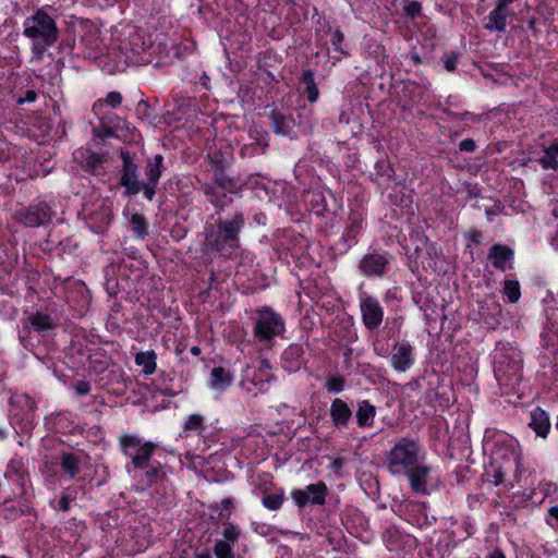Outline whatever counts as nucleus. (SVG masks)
<instances>
[{"label": "nucleus", "instance_id": "nucleus-23", "mask_svg": "<svg viewBox=\"0 0 558 558\" xmlns=\"http://www.w3.org/2000/svg\"><path fill=\"white\" fill-rule=\"evenodd\" d=\"M376 408L367 400L357 403L355 413L356 422L360 427H371L374 424Z\"/></svg>", "mask_w": 558, "mask_h": 558}, {"label": "nucleus", "instance_id": "nucleus-7", "mask_svg": "<svg viewBox=\"0 0 558 558\" xmlns=\"http://www.w3.org/2000/svg\"><path fill=\"white\" fill-rule=\"evenodd\" d=\"M254 336L260 342H270L284 331L282 317L269 307L257 311Z\"/></svg>", "mask_w": 558, "mask_h": 558}, {"label": "nucleus", "instance_id": "nucleus-4", "mask_svg": "<svg viewBox=\"0 0 558 558\" xmlns=\"http://www.w3.org/2000/svg\"><path fill=\"white\" fill-rule=\"evenodd\" d=\"M521 353L509 343H499L494 355V373L498 381L509 384L520 376Z\"/></svg>", "mask_w": 558, "mask_h": 558}, {"label": "nucleus", "instance_id": "nucleus-50", "mask_svg": "<svg viewBox=\"0 0 558 558\" xmlns=\"http://www.w3.org/2000/svg\"><path fill=\"white\" fill-rule=\"evenodd\" d=\"M487 558H506L499 550H494Z\"/></svg>", "mask_w": 558, "mask_h": 558}, {"label": "nucleus", "instance_id": "nucleus-19", "mask_svg": "<svg viewBox=\"0 0 558 558\" xmlns=\"http://www.w3.org/2000/svg\"><path fill=\"white\" fill-rule=\"evenodd\" d=\"M529 426L537 436L546 438L550 430V422L548 414L541 408H535L530 413Z\"/></svg>", "mask_w": 558, "mask_h": 558}, {"label": "nucleus", "instance_id": "nucleus-29", "mask_svg": "<svg viewBox=\"0 0 558 558\" xmlns=\"http://www.w3.org/2000/svg\"><path fill=\"white\" fill-rule=\"evenodd\" d=\"M131 230L137 239H144L148 234V223L145 217L134 213L130 218Z\"/></svg>", "mask_w": 558, "mask_h": 558}, {"label": "nucleus", "instance_id": "nucleus-21", "mask_svg": "<svg viewBox=\"0 0 558 558\" xmlns=\"http://www.w3.org/2000/svg\"><path fill=\"white\" fill-rule=\"evenodd\" d=\"M330 416L335 426L343 427L348 425L352 411L347 402L337 398L331 402Z\"/></svg>", "mask_w": 558, "mask_h": 558}, {"label": "nucleus", "instance_id": "nucleus-20", "mask_svg": "<svg viewBox=\"0 0 558 558\" xmlns=\"http://www.w3.org/2000/svg\"><path fill=\"white\" fill-rule=\"evenodd\" d=\"M303 348L300 344L289 345L282 353L283 367L289 372L298 371L303 365Z\"/></svg>", "mask_w": 558, "mask_h": 558}, {"label": "nucleus", "instance_id": "nucleus-43", "mask_svg": "<svg viewBox=\"0 0 558 558\" xmlns=\"http://www.w3.org/2000/svg\"><path fill=\"white\" fill-rule=\"evenodd\" d=\"M74 390L80 396H85L90 391V385L87 381H78L74 386Z\"/></svg>", "mask_w": 558, "mask_h": 558}, {"label": "nucleus", "instance_id": "nucleus-3", "mask_svg": "<svg viewBox=\"0 0 558 558\" xmlns=\"http://www.w3.org/2000/svg\"><path fill=\"white\" fill-rule=\"evenodd\" d=\"M423 449L420 444L410 438H401L387 454V466L391 474H403L420 462Z\"/></svg>", "mask_w": 558, "mask_h": 558}, {"label": "nucleus", "instance_id": "nucleus-13", "mask_svg": "<svg viewBox=\"0 0 558 558\" xmlns=\"http://www.w3.org/2000/svg\"><path fill=\"white\" fill-rule=\"evenodd\" d=\"M430 466L418 462L413 469L408 470L403 474L407 475L412 490L416 494L425 495L428 493V478Z\"/></svg>", "mask_w": 558, "mask_h": 558}, {"label": "nucleus", "instance_id": "nucleus-46", "mask_svg": "<svg viewBox=\"0 0 558 558\" xmlns=\"http://www.w3.org/2000/svg\"><path fill=\"white\" fill-rule=\"evenodd\" d=\"M343 40V34L339 31H336L331 36V43L336 47V49H340L339 46Z\"/></svg>", "mask_w": 558, "mask_h": 558}, {"label": "nucleus", "instance_id": "nucleus-1", "mask_svg": "<svg viewBox=\"0 0 558 558\" xmlns=\"http://www.w3.org/2000/svg\"><path fill=\"white\" fill-rule=\"evenodd\" d=\"M486 435H497L492 461L485 472L487 481L498 486L506 482L509 472H513L517 483H520L522 457L518 440L508 434L495 430H488Z\"/></svg>", "mask_w": 558, "mask_h": 558}, {"label": "nucleus", "instance_id": "nucleus-9", "mask_svg": "<svg viewBox=\"0 0 558 558\" xmlns=\"http://www.w3.org/2000/svg\"><path fill=\"white\" fill-rule=\"evenodd\" d=\"M14 219L28 228L39 227L50 221L51 209L46 203L39 202L28 207L17 209L14 213Z\"/></svg>", "mask_w": 558, "mask_h": 558}, {"label": "nucleus", "instance_id": "nucleus-53", "mask_svg": "<svg viewBox=\"0 0 558 558\" xmlns=\"http://www.w3.org/2000/svg\"><path fill=\"white\" fill-rule=\"evenodd\" d=\"M61 504H62V509H63L64 511H66V510H68V504H66V500H65V499H62Z\"/></svg>", "mask_w": 558, "mask_h": 558}, {"label": "nucleus", "instance_id": "nucleus-40", "mask_svg": "<svg viewBox=\"0 0 558 558\" xmlns=\"http://www.w3.org/2000/svg\"><path fill=\"white\" fill-rule=\"evenodd\" d=\"M344 386V380L341 377H329L326 383V388L328 391L333 393H339L342 391Z\"/></svg>", "mask_w": 558, "mask_h": 558}, {"label": "nucleus", "instance_id": "nucleus-11", "mask_svg": "<svg viewBox=\"0 0 558 558\" xmlns=\"http://www.w3.org/2000/svg\"><path fill=\"white\" fill-rule=\"evenodd\" d=\"M327 495V486L319 482L310 484L303 489H294L291 492V498L301 508L307 505H323Z\"/></svg>", "mask_w": 558, "mask_h": 558}, {"label": "nucleus", "instance_id": "nucleus-39", "mask_svg": "<svg viewBox=\"0 0 558 558\" xmlns=\"http://www.w3.org/2000/svg\"><path fill=\"white\" fill-rule=\"evenodd\" d=\"M362 230V218L357 215L351 216L350 226L347 229V234L350 239H354Z\"/></svg>", "mask_w": 558, "mask_h": 558}, {"label": "nucleus", "instance_id": "nucleus-54", "mask_svg": "<svg viewBox=\"0 0 558 558\" xmlns=\"http://www.w3.org/2000/svg\"><path fill=\"white\" fill-rule=\"evenodd\" d=\"M191 352H192L193 354H195V355H196V354H198V353H199V349H198L197 347H193V348L191 349Z\"/></svg>", "mask_w": 558, "mask_h": 558}, {"label": "nucleus", "instance_id": "nucleus-37", "mask_svg": "<svg viewBox=\"0 0 558 558\" xmlns=\"http://www.w3.org/2000/svg\"><path fill=\"white\" fill-rule=\"evenodd\" d=\"M284 496L283 494H272L265 496L262 500L265 508L269 510H278L281 508L283 504Z\"/></svg>", "mask_w": 558, "mask_h": 558}, {"label": "nucleus", "instance_id": "nucleus-18", "mask_svg": "<svg viewBox=\"0 0 558 558\" xmlns=\"http://www.w3.org/2000/svg\"><path fill=\"white\" fill-rule=\"evenodd\" d=\"M234 380V375L230 371L217 366L214 367L210 372V377L208 380V387L218 392L225 391Z\"/></svg>", "mask_w": 558, "mask_h": 558}, {"label": "nucleus", "instance_id": "nucleus-48", "mask_svg": "<svg viewBox=\"0 0 558 558\" xmlns=\"http://www.w3.org/2000/svg\"><path fill=\"white\" fill-rule=\"evenodd\" d=\"M456 66V60L454 59H447L446 62H445V68L448 70V71H452Z\"/></svg>", "mask_w": 558, "mask_h": 558}, {"label": "nucleus", "instance_id": "nucleus-51", "mask_svg": "<svg viewBox=\"0 0 558 558\" xmlns=\"http://www.w3.org/2000/svg\"><path fill=\"white\" fill-rule=\"evenodd\" d=\"M194 558H211V556L209 553H204V554L195 556Z\"/></svg>", "mask_w": 558, "mask_h": 558}, {"label": "nucleus", "instance_id": "nucleus-32", "mask_svg": "<svg viewBox=\"0 0 558 558\" xmlns=\"http://www.w3.org/2000/svg\"><path fill=\"white\" fill-rule=\"evenodd\" d=\"M62 469L71 476H75L80 471V460L71 453H64L61 458Z\"/></svg>", "mask_w": 558, "mask_h": 558}, {"label": "nucleus", "instance_id": "nucleus-26", "mask_svg": "<svg viewBox=\"0 0 558 558\" xmlns=\"http://www.w3.org/2000/svg\"><path fill=\"white\" fill-rule=\"evenodd\" d=\"M538 163L544 170H558V140L543 149V156L538 159Z\"/></svg>", "mask_w": 558, "mask_h": 558}, {"label": "nucleus", "instance_id": "nucleus-24", "mask_svg": "<svg viewBox=\"0 0 558 558\" xmlns=\"http://www.w3.org/2000/svg\"><path fill=\"white\" fill-rule=\"evenodd\" d=\"M270 120L276 134L290 135L294 123L291 116H286L280 111L272 110Z\"/></svg>", "mask_w": 558, "mask_h": 558}, {"label": "nucleus", "instance_id": "nucleus-36", "mask_svg": "<svg viewBox=\"0 0 558 558\" xmlns=\"http://www.w3.org/2000/svg\"><path fill=\"white\" fill-rule=\"evenodd\" d=\"M12 404H19L29 412H34L37 408L36 401L28 395H16L11 398Z\"/></svg>", "mask_w": 558, "mask_h": 558}, {"label": "nucleus", "instance_id": "nucleus-14", "mask_svg": "<svg viewBox=\"0 0 558 558\" xmlns=\"http://www.w3.org/2000/svg\"><path fill=\"white\" fill-rule=\"evenodd\" d=\"M84 214L89 228L96 233L102 232L112 220L111 208L105 203H100L93 211L84 208Z\"/></svg>", "mask_w": 558, "mask_h": 558}, {"label": "nucleus", "instance_id": "nucleus-2", "mask_svg": "<svg viewBox=\"0 0 558 558\" xmlns=\"http://www.w3.org/2000/svg\"><path fill=\"white\" fill-rule=\"evenodd\" d=\"M23 34L33 40L32 61L39 62L45 51L58 39V27L54 20L44 9H38L25 19Z\"/></svg>", "mask_w": 558, "mask_h": 558}, {"label": "nucleus", "instance_id": "nucleus-16", "mask_svg": "<svg viewBox=\"0 0 558 558\" xmlns=\"http://www.w3.org/2000/svg\"><path fill=\"white\" fill-rule=\"evenodd\" d=\"M388 260L379 254L365 255L359 265L361 272L366 277H380L385 274Z\"/></svg>", "mask_w": 558, "mask_h": 558}, {"label": "nucleus", "instance_id": "nucleus-34", "mask_svg": "<svg viewBox=\"0 0 558 558\" xmlns=\"http://www.w3.org/2000/svg\"><path fill=\"white\" fill-rule=\"evenodd\" d=\"M184 432H196L201 434L205 430L204 416L201 414H191L187 416L184 425Z\"/></svg>", "mask_w": 558, "mask_h": 558}, {"label": "nucleus", "instance_id": "nucleus-33", "mask_svg": "<svg viewBox=\"0 0 558 558\" xmlns=\"http://www.w3.org/2000/svg\"><path fill=\"white\" fill-rule=\"evenodd\" d=\"M504 294L510 303H517L521 296L520 283L517 280H506L504 283Z\"/></svg>", "mask_w": 558, "mask_h": 558}, {"label": "nucleus", "instance_id": "nucleus-22", "mask_svg": "<svg viewBox=\"0 0 558 558\" xmlns=\"http://www.w3.org/2000/svg\"><path fill=\"white\" fill-rule=\"evenodd\" d=\"M513 258V251L506 245L495 244L490 247L488 253V259L492 260L493 265L502 271L507 268V263Z\"/></svg>", "mask_w": 558, "mask_h": 558}, {"label": "nucleus", "instance_id": "nucleus-12", "mask_svg": "<svg viewBox=\"0 0 558 558\" xmlns=\"http://www.w3.org/2000/svg\"><path fill=\"white\" fill-rule=\"evenodd\" d=\"M391 366L398 372H405L414 363L413 347L405 340L397 342L391 350Z\"/></svg>", "mask_w": 558, "mask_h": 558}, {"label": "nucleus", "instance_id": "nucleus-49", "mask_svg": "<svg viewBox=\"0 0 558 558\" xmlns=\"http://www.w3.org/2000/svg\"><path fill=\"white\" fill-rule=\"evenodd\" d=\"M549 514L558 521V506H554L548 510Z\"/></svg>", "mask_w": 558, "mask_h": 558}, {"label": "nucleus", "instance_id": "nucleus-5", "mask_svg": "<svg viewBox=\"0 0 558 558\" xmlns=\"http://www.w3.org/2000/svg\"><path fill=\"white\" fill-rule=\"evenodd\" d=\"M243 223L244 220L241 216L219 222L208 236L209 243L222 255H231L239 247V234Z\"/></svg>", "mask_w": 558, "mask_h": 558}, {"label": "nucleus", "instance_id": "nucleus-47", "mask_svg": "<svg viewBox=\"0 0 558 558\" xmlns=\"http://www.w3.org/2000/svg\"><path fill=\"white\" fill-rule=\"evenodd\" d=\"M514 0H498L497 1V8L508 10V4L512 3Z\"/></svg>", "mask_w": 558, "mask_h": 558}, {"label": "nucleus", "instance_id": "nucleus-15", "mask_svg": "<svg viewBox=\"0 0 558 558\" xmlns=\"http://www.w3.org/2000/svg\"><path fill=\"white\" fill-rule=\"evenodd\" d=\"M163 162V157L161 155H156L153 160H150L146 168L145 174L147 177V182L143 184V193L144 196L151 201L156 193V185L161 177V167Z\"/></svg>", "mask_w": 558, "mask_h": 558}, {"label": "nucleus", "instance_id": "nucleus-28", "mask_svg": "<svg viewBox=\"0 0 558 558\" xmlns=\"http://www.w3.org/2000/svg\"><path fill=\"white\" fill-rule=\"evenodd\" d=\"M28 323L37 331H46L52 329L56 326L53 318L43 312L33 313L28 317Z\"/></svg>", "mask_w": 558, "mask_h": 558}, {"label": "nucleus", "instance_id": "nucleus-8", "mask_svg": "<svg viewBox=\"0 0 558 558\" xmlns=\"http://www.w3.org/2000/svg\"><path fill=\"white\" fill-rule=\"evenodd\" d=\"M271 366L267 360H262L258 366L247 365L244 368L242 386L248 391L254 392H266L269 385L275 379L270 373Z\"/></svg>", "mask_w": 558, "mask_h": 558}, {"label": "nucleus", "instance_id": "nucleus-42", "mask_svg": "<svg viewBox=\"0 0 558 558\" xmlns=\"http://www.w3.org/2000/svg\"><path fill=\"white\" fill-rule=\"evenodd\" d=\"M404 11H405L407 15L414 17L421 13L422 5L417 1H411L405 4Z\"/></svg>", "mask_w": 558, "mask_h": 558}, {"label": "nucleus", "instance_id": "nucleus-17", "mask_svg": "<svg viewBox=\"0 0 558 558\" xmlns=\"http://www.w3.org/2000/svg\"><path fill=\"white\" fill-rule=\"evenodd\" d=\"M120 183L125 189L124 194L126 195H135L140 191H143L144 183L137 180L136 166L126 158H124L123 173Z\"/></svg>", "mask_w": 558, "mask_h": 558}, {"label": "nucleus", "instance_id": "nucleus-25", "mask_svg": "<svg viewBox=\"0 0 558 558\" xmlns=\"http://www.w3.org/2000/svg\"><path fill=\"white\" fill-rule=\"evenodd\" d=\"M508 15L509 10H504L496 7L493 11L489 12L485 28L494 32H504L507 27Z\"/></svg>", "mask_w": 558, "mask_h": 558}, {"label": "nucleus", "instance_id": "nucleus-35", "mask_svg": "<svg viewBox=\"0 0 558 558\" xmlns=\"http://www.w3.org/2000/svg\"><path fill=\"white\" fill-rule=\"evenodd\" d=\"M138 470L144 472V476L149 484L157 483L165 476L159 464L155 465L151 463V461L148 462V468H143Z\"/></svg>", "mask_w": 558, "mask_h": 558}, {"label": "nucleus", "instance_id": "nucleus-6", "mask_svg": "<svg viewBox=\"0 0 558 558\" xmlns=\"http://www.w3.org/2000/svg\"><path fill=\"white\" fill-rule=\"evenodd\" d=\"M122 453L130 459L131 466L137 469L148 468V462L157 448L153 441L144 440L134 434H123L119 438Z\"/></svg>", "mask_w": 558, "mask_h": 558}, {"label": "nucleus", "instance_id": "nucleus-41", "mask_svg": "<svg viewBox=\"0 0 558 558\" xmlns=\"http://www.w3.org/2000/svg\"><path fill=\"white\" fill-rule=\"evenodd\" d=\"M223 537L225 539L223 541H227L229 544L230 542L231 543H235L238 541V537H239V531L238 529L232 525V524H228L225 529H223Z\"/></svg>", "mask_w": 558, "mask_h": 558}, {"label": "nucleus", "instance_id": "nucleus-10", "mask_svg": "<svg viewBox=\"0 0 558 558\" xmlns=\"http://www.w3.org/2000/svg\"><path fill=\"white\" fill-rule=\"evenodd\" d=\"M361 317L368 330L377 329L384 320V308L379 301L368 294H363L359 302Z\"/></svg>", "mask_w": 558, "mask_h": 558}, {"label": "nucleus", "instance_id": "nucleus-38", "mask_svg": "<svg viewBox=\"0 0 558 558\" xmlns=\"http://www.w3.org/2000/svg\"><path fill=\"white\" fill-rule=\"evenodd\" d=\"M214 551L217 558H234L232 547L227 541H217Z\"/></svg>", "mask_w": 558, "mask_h": 558}, {"label": "nucleus", "instance_id": "nucleus-56", "mask_svg": "<svg viewBox=\"0 0 558 558\" xmlns=\"http://www.w3.org/2000/svg\"><path fill=\"white\" fill-rule=\"evenodd\" d=\"M557 428H558V421H557Z\"/></svg>", "mask_w": 558, "mask_h": 558}, {"label": "nucleus", "instance_id": "nucleus-30", "mask_svg": "<svg viewBox=\"0 0 558 558\" xmlns=\"http://www.w3.org/2000/svg\"><path fill=\"white\" fill-rule=\"evenodd\" d=\"M302 82L306 85L307 99L315 102L318 99L319 90L316 86L314 74L312 71L306 70L302 74Z\"/></svg>", "mask_w": 558, "mask_h": 558}, {"label": "nucleus", "instance_id": "nucleus-52", "mask_svg": "<svg viewBox=\"0 0 558 558\" xmlns=\"http://www.w3.org/2000/svg\"><path fill=\"white\" fill-rule=\"evenodd\" d=\"M27 98H28V100H34L35 99V93L34 92H28Z\"/></svg>", "mask_w": 558, "mask_h": 558}, {"label": "nucleus", "instance_id": "nucleus-27", "mask_svg": "<svg viewBox=\"0 0 558 558\" xmlns=\"http://www.w3.org/2000/svg\"><path fill=\"white\" fill-rule=\"evenodd\" d=\"M157 355L154 351H142L135 355L136 365L142 367L145 375H151L156 371Z\"/></svg>", "mask_w": 558, "mask_h": 558}, {"label": "nucleus", "instance_id": "nucleus-55", "mask_svg": "<svg viewBox=\"0 0 558 558\" xmlns=\"http://www.w3.org/2000/svg\"><path fill=\"white\" fill-rule=\"evenodd\" d=\"M412 59H413L414 63H420V58L417 54H413Z\"/></svg>", "mask_w": 558, "mask_h": 558}, {"label": "nucleus", "instance_id": "nucleus-31", "mask_svg": "<svg viewBox=\"0 0 558 558\" xmlns=\"http://www.w3.org/2000/svg\"><path fill=\"white\" fill-rule=\"evenodd\" d=\"M121 102H122V95L119 92H110V93H108V95L106 96L105 99H99L94 104L93 110H94V112L99 113V111L102 109V107L105 105L116 108V107L120 106Z\"/></svg>", "mask_w": 558, "mask_h": 558}, {"label": "nucleus", "instance_id": "nucleus-45", "mask_svg": "<svg viewBox=\"0 0 558 558\" xmlns=\"http://www.w3.org/2000/svg\"><path fill=\"white\" fill-rule=\"evenodd\" d=\"M100 162V157L96 154H89V156L87 157V160H86V167L88 169H94L97 167V165H99Z\"/></svg>", "mask_w": 558, "mask_h": 558}, {"label": "nucleus", "instance_id": "nucleus-44", "mask_svg": "<svg viewBox=\"0 0 558 558\" xmlns=\"http://www.w3.org/2000/svg\"><path fill=\"white\" fill-rule=\"evenodd\" d=\"M459 148L462 151H473L475 149V142L471 138H465L460 142Z\"/></svg>", "mask_w": 558, "mask_h": 558}]
</instances>
